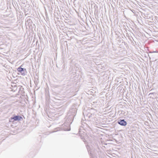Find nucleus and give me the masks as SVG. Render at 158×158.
I'll return each mask as SVG.
<instances>
[{"label":"nucleus","mask_w":158,"mask_h":158,"mask_svg":"<svg viewBox=\"0 0 158 158\" xmlns=\"http://www.w3.org/2000/svg\"><path fill=\"white\" fill-rule=\"evenodd\" d=\"M22 118L19 116H15L13 118H12V119H14L16 121L17 120H20Z\"/></svg>","instance_id":"obj_3"},{"label":"nucleus","mask_w":158,"mask_h":158,"mask_svg":"<svg viewBox=\"0 0 158 158\" xmlns=\"http://www.w3.org/2000/svg\"><path fill=\"white\" fill-rule=\"evenodd\" d=\"M22 66V65H21L20 67H19L17 69V70L22 75H25V74L22 73L21 72L24 70L26 71V69H24L23 68H21V67Z\"/></svg>","instance_id":"obj_2"},{"label":"nucleus","mask_w":158,"mask_h":158,"mask_svg":"<svg viewBox=\"0 0 158 158\" xmlns=\"http://www.w3.org/2000/svg\"><path fill=\"white\" fill-rule=\"evenodd\" d=\"M119 124L121 125L125 126L127 124V122L125 121L124 120H120L118 122Z\"/></svg>","instance_id":"obj_1"}]
</instances>
